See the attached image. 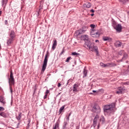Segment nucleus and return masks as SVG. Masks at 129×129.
Here are the masks:
<instances>
[{
    "label": "nucleus",
    "mask_w": 129,
    "mask_h": 129,
    "mask_svg": "<svg viewBox=\"0 0 129 129\" xmlns=\"http://www.w3.org/2000/svg\"><path fill=\"white\" fill-rule=\"evenodd\" d=\"M123 85H129V82L124 83Z\"/></svg>",
    "instance_id": "obj_35"
},
{
    "label": "nucleus",
    "mask_w": 129,
    "mask_h": 129,
    "mask_svg": "<svg viewBox=\"0 0 129 129\" xmlns=\"http://www.w3.org/2000/svg\"><path fill=\"white\" fill-rule=\"evenodd\" d=\"M49 92H50V91H49V90H46V91L45 92V94L48 95V94H49Z\"/></svg>",
    "instance_id": "obj_34"
},
{
    "label": "nucleus",
    "mask_w": 129,
    "mask_h": 129,
    "mask_svg": "<svg viewBox=\"0 0 129 129\" xmlns=\"http://www.w3.org/2000/svg\"><path fill=\"white\" fill-rule=\"evenodd\" d=\"M10 91L12 94H13V88H12V87H10Z\"/></svg>",
    "instance_id": "obj_36"
},
{
    "label": "nucleus",
    "mask_w": 129,
    "mask_h": 129,
    "mask_svg": "<svg viewBox=\"0 0 129 129\" xmlns=\"http://www.w3.org/2000/svg\"><path fill=\"white\" fill-rule=\"evenodd\" d=\"M9 37L10 38L15 39V38H16V32H15L14 31L12 30L9 34Z\"/></svg>",
    "instance_id": "obj_14"
},
{
    "label": "nucleus",
    "mask_w": 129,
    "mask_h": 129,
    "mask_svg": "<svg viewBox=\"0 0 129 129\" xmlns=\"http://www.w3.org/2000/svg\"><path fill=\"white\" fill-rule=\"evenodd\" d=\"M5 110V108L4 107L0 106V111H4Z\"/></svg>",
    "instance_id": "obj_32"
},
{
    "label": "nucleus",
    "mask_w": 129,
    "mask_h": 129,
    "mask_svg": "<svg viewBox=\"0 0 129 129\" xmlns=\"http://www.w3.org/2000/svg\"><path fill=\"white\" fill-rule=\"evenodd\" d=\"M83 40H84L85 41H88L89 40V38H88V35H85L83 36Z\"/></svg>",
    "instance_id": "obj_24"
},
{
    "label": "nucleus",
    "mask_w": 129,
    "mask_h": 129,
    "mask_svg": "<svg viewBox=\"0 0 129 129\" xmlns=\"http://www.w3.org/2000/svg\"><path fill=\"white\" fill-rule=\"evenodd\" d=\"M120 53H121V55H123V57L122 58V60H125L127 58V54H126L125 52H124L123 50H121L120 51Z\"/></svg>",
    "instance_id": "obj_16"
},
{
    "label": "nucleus",
    "mask_w": 129,
    "mask_h": 129,
    "mask_svg": "<svg viewBox=\"0 0 129 129\" xmlns=\"http://www.w3.org/2000/svg\"><path fill=\"white\" fill-rule=\"evenodd\" d=\"M47 94H45V95L44 96V99H46V98H47Z\"/></svg>",
    "instance_id": "obj_40"
},
{
    "label": "nucleus",
    "mask_w": 129,
    "mask_h": 129,
    "mask_svg": "<svg viewBox=\"0 0 129 129\" xmlns=\"http://www.w3.org/2000/svg\"><path fill=\"white\" fill-rule=\"evenodd\" d=\"M100 121H102V123H103V122H104V121H105V119L104 118V117L103 116H102L100 117Z\"/></svg>",
    "instance_id": "obj_27"
},
{
    "label": "nucleus",
    "mask_w": 129,
    "mask_h": 129,
    "mask_svg": "<svg viewBox=\"0 0 129 129\" xmlns=\"http://www.w3.org/2000/svg\"><path fill=\"white\" fill-rule=\"evenodd\" d=\"M72 55H73V56H76L77 57V55H80L79 53H77L76 52H74L72 53Z\"/></svg>",
    "instance_id": "obj_28"
},
{
    "label": "nucleus",
    "mask_w": 129,
    "mask_h": 129,
    "mask_svg": "<svg viewBox=\"0 0 129 129\" xmlns=\"http://www.w3.org/2000/svg\"><path fill=\"white\" fill-rule=\"evenodd\" d=\"M16 118L18 120H21V118H22V112L19 113L18 116H16Z\"/></svg>",
    "instance_id": "obj_23"
},
{
    "label": "nucleus",
    "mask_w": 129,
    "mask_h": 129,
    "mask_svg": "<svg viewBox=\"0 0 129 129\" xmlns=\"http://www.w3.org/2000/svg\"><path fill=\"white\" fill-rule=\"evenodd\" d=\"M92 111L94 113V115H99L100 112H101V108L99 105L97 104H95L92 108Z\"/></svg>",
    "instance_id": "obj_4"
},
{
    "label": "nucleus",
    "mask_w": 129,
    "mask_h": 129,
    "mask_svg": "<svg viewBox=\"0 0 129 129\" xmlns=\"http://www.w3.org/2000/svg\"><path fill=\"white\" fill-rule=\"evenodd\" d=\"M95 42H96V43H97V42H99V40H95Z\"/></svg>",
    "instance_id": "obj_43"
},
{
    "label": "nucleus",
    "mask_w": 129,
    "mask_h": 129,
    "mask_svg": "<svg viewBox=\"0 0 129 129\" xmlns=\"http://www.w3.org/2000/svg\"><path fill=\"white\" fill-rule=\"evenodd\" d=\"M8 0H2V5L4 6V5H7V4H8Z\"/></svg>",
    "instance_id": "obj_26"
},
{
    "label": "nucleus",
    "mask_w": 129,
    "mask_h": 129,
    "mask_svg": "<svg viewBox=\"0 0 129 129\" xmlns=\"http://www.w3.org/2000/svg\"><path fill=\"white\" fill-rule=\"evenodd\" d=\"M68 123V122H67V121H64V122H63V127H64V128L66 127V125H67Z\"/></svg>",
    "instance_id": "obj_30"
},
{
    "label": "nucleus",
    "mask_w": 129,
    "mask_h": 129,
    "mask_svg": "<svg viewBox=\"0 0 129 129\" xmlns=\"http://www.w3.org/2000/svg\"><path fill=\"white\" fill-rule=\"evenodd\" d=\"M87 29H88V26H83L82 28L77 30L76 31L77 36H79V35H81V34H84V33H85V32L87 31Z\"/></svg>",
    "instance_id": "obj_7"
},
{
    "label": "nucleus",
    "mask_w": 129,
    "mask_h": 129,
    "mask_svg": "<svg viewBox=\"0 0 129 129\" xmlns=\"http://www.w3.org/2000/svg\"><path fill=\"white\" fill-rule=\"evenodd\" d=\"M99 118V115H96V116H95V118L93 120L94 127H95V126H96V124H97V120H98Z\"/></svg>",
    "instance_id": "obj_11"
},
{
    "label": "nucleus",
    "mask_w": 129,
    "mask_h": 129,
    "mask_svg": "<svg viewBox=\"0 0 129 129\" xmlns=\"http://www.w3.org/2000/svg\"><path fill=\"white\" fill-rule=\"evenodd\" d=\"M14 41H15V39L9 37L7 41L8 45L10 46L11 44H13Z\"/></svg>",
    "instance_id": "obj_15"
},
{
    "label": "nucleus",
    "mask_w": 129,
    "mask_h": 129,
    "mask_svg": "<svg viewBox=\"0 0 129 129\" xmlns=\"http://www.w3.org/2000/svg\"><path fill=\"white\" fill-rule=\"evenodd\" d=\"M67 120H68V121H69V117H67Z\"/></svg>",
    "instance_id": "obj_42"
},
{
    "label": "nucleus",
    "mask_w": 129,
    "mask_h": 129,
    "mask_svg": "<svg viewBox=\"0 0 129 129\" xmlns=\"http://www.w3.org/2000/svg\"><path fill=\"white\" fill-rule=\"evenodd\" d=\"M1 49H2V48H1V44H0V50H1Z\"/></svg>",
    "instance_id": "obj_47"
},
{
    "label": "nucleus",
    "mask_w": 129,
    "mask_h": 129,
    "mask_svg": "<svg viewBox=\"0 0 129 129\" xmlns=\"http://www.w3.org/2000/svg\"><path fill=\"white\" fill-rule=\"evenodd\" d=\"M90 12H91V13H94V10L93 9L91 10Z\"/></svg>",
    "instance_id": "obj_41"
},
{
    "label": "nucleus",
    "mask_w": 129,
    "mask_h": 129,
    "mask_svg": "<svg viewBox=\"0 0 129 129\" xmlns=\"http://www.w3.org/2000/svg\"><path fill=\"white\" fill-rule=\"evenodd\" d=\"M59 124H60V120H58L54 125L53 126L52 129H59Z\"/></svg>",
    "instance_id": "obj_18"
},
{
    "label": "nucleus",
    "mask_w": 129,
    "mask_h": 129,
    "mask_svg": "<svg viewBox=\"0 0 129 129\" xmlns=\"http://www.w3.org/2000/svg\"><path fill=\"white\" fill-rule=\"evenodd\" d=\"M121 3H123V4H124V3H126L127 2V0H119Z\"/></svg>",
    "instance_id": "obj_33"
},
{
    "label": "nucleus",
    "mask_w": 129,
    "mask_h": 129,
    "mask_svg": "<svg viewBox=\"0 0 129 129\" xmlns=\"http://www.w3.org/2000/svg\"><path fill=\"white\" fill-rule=\"evenodd\" d=\"M103 40L107 41V42H111V41H112V39L108 36H103Z\"/></svg>",
    "instance_id": "obj_17"
},
{
    "label": "nucleus",
    "mask_w": 129,
    "mask_h": 129,
    "mask_svg": "<svg viewBox=\"0 0 129 129\" xmlns=\"http://www.w3.org/2000/svg\"><path fill=\"white\" fill-rule=\"evenodd\" d=\"M0 116H2L4 118H8L9 117V114L4 111L0 112Z\"/></svg>",
    "instance_id": "obj_13"
},
{
    "label": "nucleus",
    "mask_w": 129,
    "mask_h": 129,
    "mask_svg": "<svg viewBox=\"0 0 129 129\" xmlns=\"http://www.w3.org/2000/svg\"><path fill=\"white\" fill-rule=\"evenodd\" d=\"M9 85H15V78H14L13 71H10V75L9 78Z\"/></svg>",
    "instance_id": "obj_8"
},
{
    "label": "nucleus",
    "mask_w": 129,
    "mask_h": 129,
    "mask_svg": "<svg viewBox=\"0 0 129 129\" xmlns=\"http://www.w3.org/2000/svg\"><path fill=\"white\" fill-rule=\"evenodd\" d=\"M99 127V124L98 125V128Z\"/></svg>",
    "instance_id": "obj_48"
},
{
    "label": "nucleus",
    "mask_w": 129,
    "mask_h": 129,
    "mask_svg": "<svg viewBox=\"0 0 129 129\" xmlns=\"http://www.w3.org/2000/svg\"><path fill=\"white\" fill-rule=\"evenodd\" d=\"M86 45L87 46V48L90 50V51H92V52H96L97 55H98V48L97 46L94 45V43H90V41H89L88 43L86 44Z\"/></svg>",
    "instance_id": "obj_3"
},
{
    "label": "nucleus",
    "mask_w": 129,
    "mask_h": 129,
    "mask_svg": "<svg viewBox=\"0 0 129 129\" xmlns=\"http://www.w3.org/2000/svg\"><path fill=\"white\" fill-rule=\"evenodd\" d=\"M85 68H86V67H85V69H84V70H83V78H85V77H86V76H87V72H88V71H87V70H86V69H85Z\"/></svg>",
    "instance_id": "obj_21"
},
{
    "label": "nucleus",
    "mask_w": 129,
    "mask_h": 129,
    "mask_svg": "<svg viewBox=\"0 0 129 129\" xmlns=\"http://www.w3.org/2000/svg\"><path fill=\"white\" fill-rule=\"evenodd\" d=\"M61 86V84L60 83H58L57 84V87H60Z\"/></svg>",
    "instance_id": "obj_37"
},
{
    "label": "nucleus",
    "mask_w": 129,
    "mask_h": 129,
    "mask_svg": "<svg viewBox=\"0 0 129 129\" xmlns=\"http://www.w3.org/2000/svg\"><path fill=\"white\" fill-rule=\"evenodd\" d=\"M115 110V103H113L109 105H106L104 107V112L111 113L114 112Z\"/></svg>",
    "instance_id": "obj_1"
},
{
    "label": "nucleus",
    "mask_w": 129,
    "mask_h": 129,
    "mask_svg": "<svg viewBox=\"0 0 129 129\" xmlns=\"http://www.w3.org/2000/svg\"><path fill=\"white\" fill-rule=\"evenodd\" d=\"M100 66L102 67H113L114 66H115V64L113 63H108L105 64L102 62H101L100 63Z\"/></svg>",
    "instance_id": "obj_9"
},
{
    "label": "nucleus",
    "mask_w": 129,
    "mask_h": 129,
    "mask_svg": "<svg viewBox=\"0 0 129 129\" xmlns=\"http://www.w3.org/2000/svg\"><path fill=\"white\" fill-rule=\"evenodd\" d=\"M83 6L84 8H91V4L89 3H86L85 4H84Z\"/></svg>",
    "instance_id": "obj_22"
},
{
    "label": "nucleus",
    "mask_w": 129,
    "mask_h": 129,
    "mask_svg": "<svg viewBox=\"0 0 129 129\" xmlns=\"http://www.w3.org/2000/svg\"><path fill=\"white\" fill-rule=\"evenodd\" d=\"M5 25H8V20H5Z\"/></svg>",
    "instance_id": "obj_39"
},
{
    "label": "nucleus",
    "mask_w": 129,
    "mask_h": 129,
    "mask_svg": "<svg viewBox=\"0 0 129 129\" xmlns=\"http://www.w3.org/2000/svg\"><path fill=\"white\" fill-rule=\"evenodd\" d=\"M125 91V89H124V88H121V87H120L117 88L116 94H122V93H124Z\"/></svg>",
    "instance_id": "obj_10"
},
{
    "label": "nucleus",
    "mask_w": 129,
    "mask_h": 129,
    "mask_svg": "<svg viewBox=\"0 0 129 129\" xmlns=\"http://www.w3.org/2000/svg\"><path fill=\"white\" fill-rule=\"evenodd\" d=\"M64 108H65V106H62L60 108L59 110V113H62V112H63V110H64Z\"/></svg>",
    "instance_id": "obj_25"
},
{
    "label": "nucleus",
    "mask_w": 129,
    "mask_h": 129,
    "mask_svg": "<svg viewBox=\"0 0 129 129\" xmlns=\"http://www.w3.org/2000/svg\"><path fill=\"white\" fill-rule=\"evenodd\" d=\"M91 16L92 17H93V16H94V14H91Z\"/></svg>",
    "instance_id": "obj_44"
},
{
    "label": "nucleus",
    "mask_w": 129,
    "mask_h": 129,
    "mask_svg": "<svg viewBox=\"0 0 129 129\" xmlns=\"http://www.w3.org/2000/svg\"><path fill=\"white\" fill-rule=\"evenodd\" d=\"M90 27L91 28L90 35L93 38H98L99 37V31L95 29V25L91 24Z\"/></svg>",
    "instance_id": "obj_2"
},
{
    "label": "nucleus",
    "mask_w": 129,
    "mask_h": 129,
    "mask_svg": "<svg viewBox=\"0 0 129 129\" xmlns=\"http://www.w3.org/2000/svg\"><path fill=\"white\" fill-rule=\"evenodd\" d=\"M93 92H94V93H95V92H96V93H98V91L96 90H93Z\"/></svg>",
    "instance_id": "obj_38"
},
{
    "label": "nucleus",
    "mask_w": 129,
    "mask_h": 129,
    "mask_svg": "<svg viewBox=\"0 0 129 129\" xmlns=\"http://www.w3.org/2000/svg\"><path fill=\"white\" fill-rule=\"evenodd\" d=\"M71 58V56H70V57H68L67 58V59H66V62H69V61H70V59Z\"/></svg>",
    "instance_id": "obj_31"
},
{
    "label": "nucleus",
    "mask_w": 129,
    "mask_h": 129,
    "mask_svg": "<svg viewBox=\"0 0 129 129\" xmlns=\"http://www.w3.org/2000/svg\"><path fill=\"white\" fill-rule=\"evenodd\" d=\"M122 44V43L120 41H119L118 40H116L114 43V45L115 47H121Z\"/></svg>",
    "instance_id": "obj_19"
},
{
    "label": "nucleus",
    "mask_w": 129,
    "mask_h": 129,
    "mask_svg": "<svg viewBox=\"0 0 129 129\" xmlns=\"http://www.w3.org/2000/svg\"><path fill=\"white\" fill-rule=\"evenodd\" d=\"M73 91L74 93H76V92H78V87H79V85L77 84H75L73 86Z\"/></svg>",
    "instance_id": "obj_12"
},
{
    "label": "nucleus",
    "mask_w": 129,
    "mask_h": 129,
    "mask_svg": "<svg viewBox=\"0 0 129 129\" xmlns=\"http://www.w3.org/2000/svg\"><path fill=\"white\" fill-rule=\"evenodd\" d=\"M71 115V113H70L69 114V117H70V116Z\"/></svg>",
    "instance_id": "obj_45"
},
{
    "label": "nucleus",
    "mask_w": 129,
    "mask_h": 129,
    "mask_svg": "<svg viewBox=\"0 0 129 129\" xmlns=\"http://www.w3.org/2000/svg\"><path fill=\"white\" fill-rule=\"evenodd\" d=\"M112 26L117 33H120L121 32V30H122V26H121V24H117L116 22L113 21L112 22Z\"/></svg>",
    "instance_id": "obj_5"
},
{
    "label": "nucleus",
    "mask_w": 129,
    "mask_h": 129,
    "mask_svg": "<svg viewBox=\"0 0 129 129\" xmlns=\"http://www.w3.org/2000/svg\"><path fill=\"white\" fill-rule=\"evenodd\" d=\"M48 57H49V53L47 52L44 57L43 64L42 66V71L44 72L45 70H46V68H47V63H48Z\"/></svg>",
    "instance_id": "obj_6"
},
{
    "label": "nucleus",
    "mask_w": 129,
    "mask_h": 129,
    "mask_svg": "<svg viewBox=\"0 0 129 129\" xmlns=\"http://www.w3.org/2000/svg\"><path fill=\"white\" fill-rule=\"evenodd\" d=\"M57 46V40H55L53 41L52 46V50H54V49H56V47Z\"/></svg>",
    "instance_id": "obj_20"
},
{
    "label": "nucleus",
    "mask_w": 129,
    "mask_h": 129,
    "mask_svg": "<svg viewBox=\"0 0 129 129\" xmlns=\"http://www.w3.org/2000/svg\"><path fill=\"white\" fill-rule=\"evenodd\" d=\"M65 52V49H64V47L62 48V51H61V52L60 53V54H59V56H61V55H62V54H63V53H64Z\"/></svg>",
    "instance_id": "obj_29"
},
{
    "label": "nucleus",
    "mask_w": 129,
    "mask_h": 129,
    "mask_svg": "<svg viewBox=\"0 0 129 129\" xmlns=\"http://www.w3.org/2000/svg\"><path fill=\"white\" fill-rule=\"evenodd\" d=\"M0 16H2V11H0Z\"/></svg>",
    "instance_id": "obj_46"
}]
</instances>
